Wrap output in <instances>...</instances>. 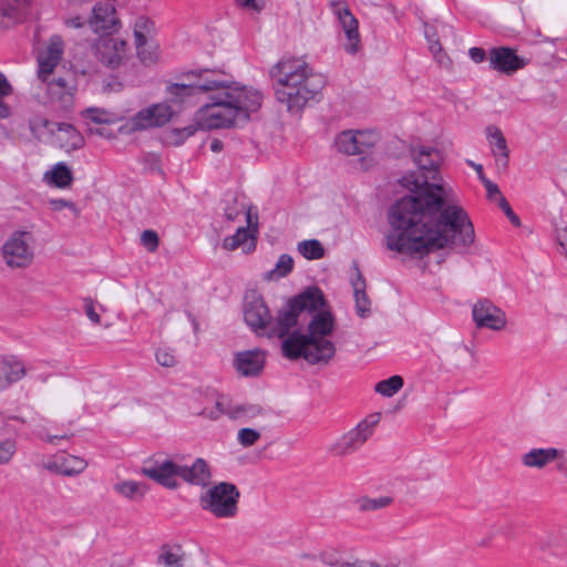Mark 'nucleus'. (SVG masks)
I'll return each mask as SVG.
<instances>
[{
  "instance_id": "nucleus-34",
  "label": "nucleus",
  "mask_w": 567,
  "mask_h": 567,
  "mask_svg": "<svg viewBox=\"0 0 567 567\" xmlns=\"http://www.w3.org/2000/svg\"><path fill=\"white\" fill-rule=\"evenodd\" d=\"M403 384L404 381L401 375H392L378 382L374 390L383 396L391 398L402 389Z\"/></svg>"
},
{
  "instance_id": "nucleus-56",
  "label": "nucleus",
  "mask_w": 567,
  "mask_h": 567,
  "mask_svg": "<svg viewBox=\"0 0 567 567\" xmlns=\"http://www.w3.org/2000/svg\"><path fill=\"white\" fill-rule=\"evenodd\" d=\"M89 131L91 134L100 135L105 138H113L115 136L110 130H106V128L89 127Z\"/></svg>"
},
{
  "instance_id": "nucleus-61",
  "label": "nucleus",
  "mask_w": 567,
  "mask_h": 567,
  "mask_svg": "<svg viewBox=\"0 0 567 567\" xmlns=\"http://www.w3.org/2000/svg\"><path fill=\"white\" fill-rule=\"evenodd\" d=\"M66 24L70 27H73V28H81L85 24V22L83 21L82 18L75 17V18L69 19L66 21Z\"/></svg>"
},
{
  "instance_id": "nucleus-58",
  "label": "nucleus",
  "mask_w": 567,
  "mask_h": 567,
  "mask_svg": "<svg viewBox=\"0 0 567 567\" xmlns=\"http://www.w3.org/2000/svg\"><path fill=\"white\" fill-rule=\"evenodd\" d=\"M10 115V107L3 102V97L0 96V118H6Z\"/></svg>"
},
{
  "instance_id": "nucleus-54",
  "label": "nucleus",
  "mask_w": 567,
  "mask_h": 567,
  "mask_svg": "<svg viewBox=\"0 0 567 567\" xmlns=\"http://www.w3.org/2000/svg\"><path fill=\"white\" fill-rule=\"evenodd\" d=\"M235 2L237 6L245 8V9H250L254 11L260 10V7L258 6L256 0H235Z\"/></svg>"
},
{
  "instance_id": "nucleus-63",
  "label": "nucleus",
  "mask_w": 567,
  "mask_h": 567,
  "mask_svg": "<svg viewBox=\"0 0 567 567\" xmlns=\"http://www.w3.org/2000/svg\"><path fill=\"white\" fill-rule=\"evenodd\" d=\"M363 567H396V565H393V564H390V565H380L378 563H373V561H364V566Z\"/></svg>"
},
{
  "instance_id": "nucleus-28",
  "label": "nucleus",
  "mask_w": 567,
  "mask_h": 567,
  "mask_svg": "<svg viewBox=\"0 0 567 567\" xmlns=\"http://www.w3.org/2000/svg\"><path fill=\"white\" fill-rule=\"evenodd\" d=\"M186 554L181 545H163L157 564L164 567H184Z\"/></svg>"
},
{
  "instance_id": "nucleus-4",
  "label": "nucleus",
  "mask_w": 567,
  "mask_h": 567,
  "mask_svg": "<svg viewBox=\"0 0 567 567\" xmlns=\"http://www.w3.org/2000/svg\"><path fill=\"white\" fill-rule=\"evenodd\" d=\"M269 78L277 101L285 104L291 114L300 113L316 100L327 83L322 74L295 58L278 61L269 70Z\"/></svg>"
},
{
  "instance_id": "nucleus-13",
  "label": "nucleus",
  "mask_w": 567,
  "mask_h": 567,
  "mask_svg": "<svg viewBox=\"0 0 567 567\" xmlns=\"http://www.w3.org/2000/svg\"><path fill=\"white\" fill-rule=\"evenodd\" d=\"M489 69L512 75L528 64V60L516 54L509 47H495L488 52Z\"/></svg>"
},
{
  "instance_id": "nucleus-46",
  "label": "nucleus",
  "mask_w": 567,
  "mask_h": 567,
  "mask_svg": "<svg viewBox=\"0 0 567 567\" xmlns=\"http://www.w3.org/2000/svg\"><path fill=\"white\" fill-rule=\"evenodd\" d=\"M498 206L515 227L520 226V218L514 213V210L512 209L511 205L508 204L507 199L504 196H501L498 198Z\"/></svg>"
},
{
  "instance_id": "nucleus-22",
  "label": "nucleus",
  "mask_w": 567,
  "mask_h": 567,
  "mask_svg": "<svg viewBox=\"0 0 567 567\" xmlns=\"http://www.w3.org/2000/svg\"><path fill=\"white\" fill-rule=\"evenodd\" d=\"M155 22L144 17V66L158 64L162 60V50L156 39Z\"/></svg>"
},
{
  "instance_id": "nucleus-48",
  "label": "nucleus",
  "mask_w": 567,
  "mask_h": 567,
  "mask_svg": "<svg viewBox=\"0 0 567 567\" xmlns=\"http://www.w3.org/2000/svg\"><path fill=\"white\" fill-rule=\"evenodd\" d=\"M199 414L209 420H218L223 414H226L224 403L220 400H217L214 409H204Z\"/></svg>"
},
{
  "instance_id": "nucleus-41",
  "label": "nucleus",
  "mask_w": 567,
  "mask_h": 567,
  "mask_svg": "<svg viewBox=\"0 0 567 567\" xmlns=\"http://www.w3.org/2000/svg\"><path fill=\"white\" fill-rule=\"evenodd\" d=\"M237 439L243 446L249 447L257 443L260 439V433L255 429L245 427L239 430Z\"/></svg>"
},
{
  "instance_id": "nucleus-36",
  "label": "nucleus",
  "mask_w": 567,
  "mask_h": 567,
  "mask_svg": "<svg viewBox=\"0 0 567 567\" xmlns=\"http://www.w3.org/2000/svg\"><path fill=\"white\" fill-rule=\"evenodd\" d=\"M320 560L331 567H363L364 560L355 559L353 561H340L337 553L322 551L319 556Z\"/></svg>"
},
{
  "instance_id": "nucleus-9",
  "label": "nucleus",
  "mask_w": 567,
  "mask_h": 567,
  "mask_svg": "<svg viewBox=\"0 0 567 567\" xmlns=\"http://www.w3.org/2000/svg\"><path fill=\"white\" fill-rule=\"evenodd\" d=\"M378 137L370 131H343L337 135L334 146L341 154L359 156L363 169H369L374 164L373 150Z\"/></svg>"
},
{
  "instance_id": "nucleus-19",
  "label": "nucleus",
  "mask_w": 567,
  "mask_h": 567,
  "mask_svg": "<svg viewBox=\"0 0 567 567\" xmlns=\"http://www.w3.org/2000/svg\"><path fill=\"white\" fill-rule=\"evenodd\" d=\"M27 375L24 362L14 354H0V391L9 389Z\"/></svg>"
},
{
  "instance_id": "nucleus-2",
  "label": "nucleus",
  "mask_w": 567,
  "mask_h": 567,
  "mask_svg": "<svg viewBox=\"0 0 567 567\" xmlns=\"http://www.w3.org/2000/svg\"><path fill=\"white\" fill-rule=\"evenodd\" d=\"M219 70L197 69L179 75L187 82H167L166 102L177 113L200 102L203 95L208 101L195 113L193 122L184 127L172 130V143L182 145L198 128L217 130L241 125L250 113L260 109L262 95L259 91L238 83H229Z\"/></svg>"
},
{
  "instance_id": "nucleus-23",
  "label": "nucleus",
  "mask_w": 567,
  "mask_h": 567,
  "mask_svg": "<svg viewBox=\"0 0 567 567\" xmlns=\"http://www.w3.org/2000/svg\"><path fill=\"white\" fill-rule=\"evenodd\" d=\"M31 0H0V28L22 21L28 14Z\"/></svg>"
},
{
  "instance_id": "nucleus-42",
  "label": "nucleus",
  "mask_w": 567,
  "mask_h": 567,
  "mask_svg": "<svg viewBox=\"0 0 567 567\" xmlns=\"http://www.w3.org/2000/svg\"><path fill=\"white\" fill-rule=\"evenodd\" d=\"M142 130V111L137 112L130 121L120 126L118 133L122 135H131Z\"/></svg>"
},
{
  "instance_id": "nucleus-47",
  "label": "nucleus",
  "mask_w": 567,
  "mask_h": 567,
  "mask_svg": "<svg viewBox=\"0 0 567 567\" xmlns=\"http://www.w3.org/2000/svg\"><path fill=\"white\" fill-rule=\"evenodd\" d=\"M246 206L244 204H239L236 198L233 199L231 204H228L225 207V216L228 220H235L238 216L245 213Z\"/></svg>"
},
{
  "instance_id": "nucleus-39",
  "label": "nucleus",
  "mask_w": 567,
  "mask_h": 567,
  "mask_svg": "<svg viewBox=\"0 0 567 567\" xmlns=\"http://www.w3.org/2000/svg\"><path fill=\"white\" fill-rule=\"evenodd\" d=\"M17 452V444L13 440L7 439L0 442V465L9 464Z\"/></svg>"
},
{
  "instance_id": "nucleus-33",
  "label": "nucleus",
  "mask_w": 567,
  "mask_h": 567,
  "mask_svg": "<svg viewBox=\"0 0 567 567\" xmlns=\"http://www.w3.org/2000/svg\"><path fill=\"white\" fill-rule=\"evenodd\" d=\"M298 250L308 260L320 259L324 256V247L317 239L300 241Z\"/></svg>"
},
{
  "instance_id": "nucleus-18",
  "label": "nucleus",
  "mask_w": 567,
  "mask_h": 567,
  "mask_svg": "<svg viewBox=\"0 0 567 567\" xmlns=\"http://www.w3.org/2000/svg\"><path fill=\"white\" fill-rule=\"evenodd\" d=\"M127 43L118 38L110 35H101L94 44L95 55L97 59L110 68H117L125 54Z\"/></svg>"
},
{
  "instance_id": "nucleus-50",
  "label": "nucleus",
  "mask_w": 567,
  "mask_h": 567,
  "mask_svg": "<svg viewBox=\"0 0 567 567\" xmlns=\"http://www.w3.org/2000/svg\"><path fill=\"white\" fill-rule=\"evenodd\" d=\"M481 182L484 184L488 198H493L495 195L503 196L499 192L498 186L489 181L486 176H481Z\"/></svg>"
},
{
  "instance_id": "nucleus-8",
  "label": "nucleus",
  "mask_w": 567,
  "mask_h": 567,
  "mask_svg": "<svg viewBox=\"0 0 567 567\" xmlns=\"http://www.w3.org/2000/svg\"><path fill=\"white\" fill-rule=\"evenodd\" d=\"M240 492L229 482H219L199 496L203 511L213 514L216 518H234L238 513Z\"/></svg>"
},
{
  "instance_id": "nucleus-15",
  "label": "nucleus",
  "mask_w": 567,
  "mask_h": 567,
  "mask_svg": "<svg viewBox=\"0 0 567 567\" xmlns=\"http://www.w3.org/2000/svg\"><path fill=\"white\" fill-rule=\"evenodd\" d=\"M472 316L477 328L498 331L506 326V316L504 311L488 299L478 300L473 306Z\"/></svg>"
},
{
  "instance_id": "nucleus-7",
  "label": "nucleus",
  "mask_w": 567,
  "mask_h": 567,
  "mask_svg": "<svg viewBox=\"0 0 567 567\" xmlns=\"http://www.w3.org/2000/svg\"><path fill=\"white\" fill-rule=\"evenodd\" d=\"M412 156L419 171L411 172L400 179V184L410 190L409 195H414V186H420L424 181L429 185H440L436 182L441 179V152L433 147L419 146L412 150Z\"/></svg>"
},
{
  "instance_id": "nucleus-20",
  "label": "nucleus",
  "mask_w": 567,
  "mask_h": 567,
  "mask_svg": "<svg viewBox=\"0 0 567 567\" xmlns=\"http://www.w3.org/2000/svg\"><path fill=\"white\" fill-rule=\"evenodd\" d=\"M234 365L243 377H257L265 367L264 353L259 350H248L236 354Z\"/></svg>"
},
{
  "instance_id": "nucleus-17",
  "label": "nucleus",
  "mask_w": 567,
  "mask_h": 567,
  "mask_svg": "<svg viewBox=\"0 0 567 567\" xmlns=\"http://www.w3.org/2000/svg\"><path fill=\"white\" fill-rule=\"evenodd\" d=\"M89 27L101 35H111L117 29L118 20L113 3L110 0L96 2L87 20Z\"/></svg>"
},
{
  "instance_id": "nucleus-59",
  "label": "nucleus",
  "mask_w": 567,
  "mask_h": 567,
  "mask_svg": "<svg viewBox=\"0 0 567 567\" xmlns=\"http://www.w3.org/2000/svg\"><path fill=\"white\" fill-rule=\"evenodd\" d=\"M151 161L152 162V165H151V171H155L157 169L159 172V166H158V158L155 157L154 155H147L146 157L144 156V165Z\"/></svg>"
},
{
  "instance_id": "nucleus-14",
  "label": "nucleus",
  "mask_w": 567,
  "mask_h": 567,
  "mask_svg": "<svg viewBox=\"0 0 567 567\" xmlns=\"http://www.w3.org/2000/svg\"><path fill=\"white\" fill-rule=\"evenodd\" d=\"M63 55V41L61 37L50 38L48 45L40 49L37 55L38 79L41 82H48L54 69L61 62Z\"/></svg>"
},
{
  "instance_id": "nucleus-45",
  "label": "nucleus",
  "mask_w": 567,
  "mask_h": 567,
  "mask_svg": "<svg viewBox=\"0 0 567 567\" xmlns=\"http://www.w3.org/2000/svg\"><path fill=\"white\" fill-rule=\"evenodd\" d=\"M159 246V237L155 230L146 229L144 230V249L150 252L156 251Z\"/></svg>"
},
{
  "instance_id": "nucleus-38",
  "label": "nucleus",
  "mask_w": 567,
  "mask_h": 567,
  "mask_svg": "<svg viewBox=\"0 0 567 567\" xmlns=\"http://www.w3.org/2000/svg\"><path fill=\"white\" fill-rule=\"evenodd\" d=\"M392 503V498L389 496H382L378 498L362 497L359 501V507L361 511H375L389 506Z\"/></svg>"
},
{
  "instance_id": "nucleus-26",
  "label": "nucleus",
  "mask_w": 567,
  "mask_h": 567,
  "mask_svg": "<svg viewBox=\"0 0 567 567\" xmlns=\"http://www.w3.org/2000/svg\"><path fill=\"white\" fill-rule=\"evenodd\" d=\"M177 114L166 101L156 103L144 110V128L161 127L168 123Z\"/></svg>"
},
{
  "instance_id": "nucleus-44",
  "label": "nucleus",
  "mask_w": 567,
  "mask_h": 567,
  "mask_svg": "<svg viewBox=\"0 0 567 567\" xmlns=\"http://www.w3.org/2000/svg\"><path fill=\"white\" fill-rule=\"evenodd\" d=\"M256 410L255 405H246V404H237L225 408L226 415H228L230 419H237L244 414H247L249 412H254Z\"/></svg>"
},
{
  "instance_id": "nucleus-62",
  "label": "nucleus",
  "mask_w": 567,
  "mask_h": 567,
  "mask_svg": "<svg viewBox=\"0 0 567 567\" xmlns=\"http://www.w3.org/2000/svg\"><path fill=\"white\" fill-rule=\"evenodd\" d=\"M223 147H224V143L218 138H214L210 142V150L215 153L220 152L223 150Z\"/></svg>"
},
{
  "instance_id": "nucleus-53",
  "label": "nucleus",
  "mask_w": 567,
  "mask_h": 567,
  "mask_svg": "<svg viewBox=\"0 0 567 567\" xmlns=\"http://www.w3.org/2000/svg\"><path fill=\"white\" fill-rule=\"evenodd\" d=\"M12 93V86L7 78L0 73V96L6 97Z\"/></svg>"
},
{
  "instance_id": "nucleus-16",
  "label": "nucleus",
  "mask_w": 567,
  "mask_h": 567,
  "mask_svg": "<svg viewBox=\"0 0 567 567\" xmlns=\"http://www.w3.org/2000/svg\"><path fill=\"white\" fill-rule=\"evenodd\" d=\"M333 12L338 16L342 30L346 34L347 42L344 50L349 54H355L361 49V40L359 33V22L351 13L346 3L332 2Z\"/></svg>"
},
{
  "instance_id": "nucleus-27",
  "label": "nucleus",
  "mask_w": 567,
  "mask_h": 567,
  "mask_svg": "<svg viewBox=\"0 0 567 567\" xmlns=\"http://www.w3.org/2000/svg\"><path fill=\"white\" fill-rule=\"evenodd\" d=\"M73 174L70 167L63 163H56L52 168L44 173V181L47 184L58 187L68 188L73 183Z\"/></svg>"
},
{
  "instance_id": "nucleus-49",
  "label": "nucleus",
  "mask_w": 567,
  "mask_h": 567,
  "mask_svg": "<svg viewBox=\"0 0 567 567\" xmlns=\"http://www.w3.org/2000/svg\"><path fill=\"white\" fill-rule=\"evenodd\" d=\"M49 205L52 210H61L63 208H70L75 215L79 214V210L74 203L66 199H51Z\"/></svg>"
},
{
  "instance_id": "nucleus-37",
  "label": "nucleus",
  "mask_w": 567,
  "mask_h": 567,
  "mask_svg": "<svg viewBox=\"0 0 567 567\" xmlns=\"http://www.w3.org/2000/svg\"><path fill=\"white\" fill-rule=\"evenodd\" d=\"M83 310L89 320L93 324L101 323L100 311H104V307L97 302H95L92 298L87 297L83 299Z\"/></svg>"
},
{
  "instance_id": "nucleus-43",
  "label": "nucleus",
  "mask_w": 567,
  "mask_h": 567,
  "mask_svg": "<svg viewBox=\"0 0 567 567\" xmlns=\"http://www.w3.org/2000/svg\"><path fill=\"white\" fill-rule=\"evenodd\" d=\"M156 361L162 367H174L176 364V357L174 352L166 348H158L155 353Z\"/></svg>"
},
{
  "instance_id": "nucleus-30",
  "label": "nucleus",
  "mask_w": 567,
  "mask_h": 567,
  "mask_svg": "<svg viewBox=\"0 0 567 567\" xmlns=\"http://www.w3.org/2000/svg\"><path fill=\"white\" fill-rule=\"evenodd\" d=\"M248 239H251L248 250L251 248L254 249L256 247L255 239L251 237L248 228L239 227L234 235L224 239L223 247L227 250H235L239 246L246 244Z\"/></svg>"
},
{
  "instance_id": "nucleus-52",
  "label": "nucleus",
  "mask_w": 567,
  "mask_h": 567,
  "mask_svg": "<svg viewBox=\"0 0 567 567\" xmlns=\"http://www.w3.org/2000/svg\"><path fill=\"white\" fill-rule=\"evenodd\" d=\"M468 55L475 63H481L486 59L485 50L476 47L470 49Z\"/></svg>"
},
{
  "instance_id": "nucleus-24",
  "label": "nucleus",
  "mask_w": 567,
  "mask_h": 567,
  "mask_svg": "<svg viewBox=\"0 0 567 567\" xmlns=\"http://www.w3.org/2000/svg\"><path fill=\"white\" fill-rule=\"evenodd\" d=\"M354 277L351 278L353 297L355 301V312L360 318H367L371 312V301L367 295V282L359 268L358 262H353Z\"/></svg>"
},
{
  "instance_id": "nucleus-31",
  "label": "nucleus",
  "mask_w": 567,
  "mask_h": 567,
  "mask_svg": "<svg viewBox=\"0 0 567 567\" xmlns=\"http://www.w3.org/2000/svg\"><path fill=\"white\" fill-rule=\"evenodd\" d=\"M293 265L295 262L292 257L288 254H282L279 257L275 268L269 270L266 274L265 278L269 280H278L280 278H284L292 271Z\"/></svg>"
},
{
  "instance_id": "nucleus-5",
  "label": "nucleus",
  "mask_w": 567,
  "mask_h": 567,
  "mask_svg": "<svg viewBox=\"0 0 567 567\" xmlns=\"http://www.w3.org/2000/svg\"><path fill=\"white\" fill-rule=\"evenodd\" d=\"M327 300L313 313L308 323L307 333L300 330L288 332L281 343V353L289 360L305 359L310 364L329 363L336 354V346L327 339L334 329L336 320L330 310H326Z\"/></svg>"
},
{
  "instance_id": "nucleus-6",
  "label": "nucleus",
  "mask_w": 567,
  "mask_h": 567,
  "mask_svg": "<svg viewBox=\"0 0 567 567\" xmlns=\"http://www.w3.org/2000/svg\"><path fill=\"white\" fill-rule=\"evenodd\" d=\"M144 476L150 477L161 486L168 489H177L181 477L185 483L207 487L210 484L212 472L208 463L198 457L194 463L188 465H179L172 460H164L162 462H154V465L144 468Z\"/></svg>"
},
{
  "instance_id": "nucleus-11",
  "label": "nucleus",
  "mask_w": 567,
  "mask_h": 567,
  "mask_svg": "<svg viewBox=\"0 0 567 567\" xmlns=\"http://www.w3.org/2000/svg\"><path fill=\"white\" fill-rule=\"evenodd\" d=\"M379 423V414H372L350 431L342 434L331 446L329 452L334 456L351 455L360 450L364 443L372 436L374 426Z\"/></svg>"
},
{
  "instance_id": "nucleus-32",
  "label": "nucleus",
  "mask_w": 567,
  "mask_h": 567,
  "mask_svg": "<svg viewBox=\"0 0 567 567\" xmlns=\"http://www.w3.org/2000/svg\"><path fill=\"white\" fill-rule=\"evenodd\" d=\"M82 116L95 124H112L116 122V114L101 107H87L82 112Z\"/></svg>"
},
{
  "instance_id": "nucleus-12",
  "label": "nucleus",
  "mask_w": 567,
  "mask_h": 567,
  "mask_svg": "<svg viewBox=\"0 0 567 567\" xmlns=\"http://www.w3.org/2000/svg\"><path fill=\"white\" fill-rule=\"evenodd\" d=\"M42 125L53 136V143L66 153L80 150L84 146L83 135L69 123L50 122L41 120Z\"/></svg>"
},
{
  "instance_id": "nucleus-60",
  "label": "nucleus",
  "mask_w": 567,
  "mask_h": 567,
  "mask_svg": "<svg viewBox=\"0 0 567 567\" xmlns=\"http://www.w3.org/2000/svg\"><path fill=\"white\" fill-rule=\"evenodd\" d=\"M551 540H553V536L548 534V535H545L544 537H540L538 539V544L542 549H546L550 546Z\"/></svg>"
},
{
  "instance_id": "nucleus-64",
  "label": "nucleus",
  "mask_w": 567,
  "mask_h": 567,
  "mask_svg": "<svg viewBox=\"0 0 567 567\" xmlns=\"http://www.w3.org/2000/svg\"><path fill=\"white\" fill-rule=\"evenodd\" d=\"M471 165L475 168L480 179H481V176H485L484 172H483V166L481 164L471 163Z\"/></svg>"
},
{
  "instance_id": "nucleus-51",
  "label": "nucleus",
  "mask_w": 567,
  "mask_h": 567,
  "mask_svg": "<svg viewBox=\"0 0 567 567\" xmlns=\"http://www.w3.org/2000/svg\"><path fill=\"white\" fill-rule=\"evenodd\" d=\"M61 462H62V456L53 458V460H49L43 463V467L45 470H48L49 472L62 475Z\"/></svg>"
},
{
  "instance_id": "nucleus-55",
  "label": "nucleus",
  "mask_w": 567,
  "mask_h": 567,
  "mask_svg": "<svg viewBox=\"0 0 567 567\" xmlns=\"http://www.w3.org/2000/svg\"><path fill=\"white\" fill-rule=\"evenodd\" d=\"M433 477V473L427 466H423L422 471L419 474H415V481H430Z\"/></svg>"
},
{
  "instance_id": "nucleus-35",
  "label": "nucleus",
  "mask_w": 567,
  "mask_h": 567,
  "mask_svg": "<svg viewBox=\"0 0 567 567\" xmlns=\"http://www.w3.org/2000/svg\"><path fill=\"white\" fill-rule=\"evenodd\" d=\"M62 475L75 476L84 472L87 467V462L79 456L68 455L62 456Z\"/></svg>"
},
{
  "instance_id": "nucleus-21",
  "label": "nucleus",
  "mask_w": 567,
  "mask_h": 567,
  "mask_svg": "<svg viewBox=\"0 0 567 567\" xmlns=\"http://www.w3.org/2000/svg\"><path fill=\"white\" fill-rule=\"evenodd\" d=\"M47 83V91L50 100L56 103L60 109L69 111L74 102V86L63 78H58Z\"/></svg>"
},
{
  "instance_id": "nucleus-57",
  "label": "nucleus",
  "mask_w": 567,
  "mask_h": 567,
  "mask_svg": "<svg viewBox=\"0 0 567 567\" xmlns=\"http://www.w3.org/2000/svg\"><path fill=\"white\" fill-rule=\"evenodd\" d=\"M556 467L558 472H560L567 477V456L565 454L563 456H559Z\"/></svg>"
},
{
  "instance_id": "nucleus-40",
  "label": "nucleus",
  "mask_w": 567,
  "mask_h": 567,
  "mask_svg": "<svg viewBox=\"0 0 567 567\" xmlns=\"http://www.w3.org/2000/svg\"><path fill=\"white\" fill-rule=\"evenodd\" d=\"M114 489L122 496L132 499L140 492V483L133 481H124L115 484Z\"/></svg>"
},
{
  "instance_id": "nucleus-25",
  "label": "nucleus",
  "mask_w": 567,
  "mask_h": 567,
  "mask_svg": "<svg viewBox=\"0 0 567 567\" xmlns=\"http://www.w3.org/2000/svg\"><path fill=\"white\" fill-rule=\"evenodd\" d=\"M566 454L564 450L555 447L532 449L522 455V464L526 467L544 468L547 464Z\"/></svg>"
},
{
  "instance_id": "nucleus-29",
  "label": "nucleus",
  "mask_w": 567,
  "mask_h": 567,
  "mask_svg": "<svg viewBox=\"0 0 567 567\" xmlns=\"http://www.w3.org/2000/svg\"><path fill=\"white\" fill-rule=\"evenodd\" d=\"M489 143L494 146L493 152L496 156H499V161L503 162V166L506 167L508 164V147L506 140L499 128L496 126H489L487 128Z\"/></svg>"
},
{
  "instance_id": "nucleus-1",
  "label": "nucleus",
  "mask_w": 567,
  "mask_h": 567,
  "mask_svg": "<svg viewBox=\"0 0 567 567\" xmlns=\"http://www.w3.org/2000/svg\"><path fill=\"white\" fill-rule=\"evenodd\" d=\"M391 205L386 248L412 257H423L435 249L467 248L475 241L468 214L447 198L443 185L425 181Z\"/></svg>"
},
{
  "instance_id": "nucleus-10",
  "label": "nucleus",
  "mask_w": 567,
  "mask_h": 567,
  "mask_svg": "<svg viewBox=\"0 0 567 567\" xmlns=\"http://www.w3.org/2000/svg\"><path fill=\"white\" fill-rule=\"evenodd\" d=\"M4 264L11 269L29 267L34 259V236L28 230H14L0 249Z\"/></svg>"
},
{
  "instance_id": "nucleus-3",
  "label": "nucleus",
  "mask_w": 567,
  "mask_h": 567,
  "mask_svg": "<svg viewBox=\"0 0 567 567\" xmlns=\"http://www.w3.org/2000/svg\"><path fill=\"white\" fill-rule=\"evenodd\" d=\"M324 302V295L317 286H309L289 298L274 317L264 298L255 292L246 295L244 319L258 337L286 339L288 332L298 324L303 311L317 310Z\"/></svg>"
}]
</instances>
